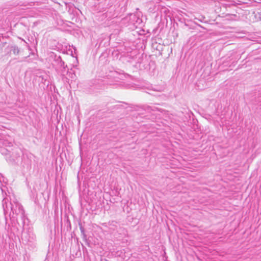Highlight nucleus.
<instances>
[{
    "instance_id": "nucleus-6",
    "label": "nucleus",
    "mask_w": 261,
    "mask_h": 261,
    "mask_svg": "<svg viewBox=\"0 0 261 261\" xmlns=\"http://www.w3.org/2000/svg\"><path fill=\"white\" fill-rule=\"evenodd\" d=\"M80 230L81 231V232L84 234V229L82 227H80Z\"/></svg>"
},
{
    "instance_id": "nucleus-4",
    "label": "nucleus",
    "mask_w": 261,
    "mask_h": 261,
    "mask_svg": "<svg viewBox=\"0 0 261 261\" xmlns=\"http://www.w3.org/2000/svg\"><path fill=\"white\" fill-rule=\"evenodd\" d=\"M7 49L10 51H12L14 55H18L20 51L19 48L16 45L8 46Z\"/></svg>"
},
{
    "instance_id": "nucleus-5",
    "label": "nucleus",
    "mask_w": 261,
    "mask_h": 261,
    "mask_svg": "<svg viewBox=\"0 0 261 261\" xmlns=\"http://www.w3.org/2000/svg\"><path fill=\"white\" fill-rule=\"evenodd\" d=\"M3 206L4 211H6V209H8V207L6 202V199L3 200Z\"/></svg>"
},
{
    "instance_id": "nucleus-3",
    "label": "nucleus",
    "mask_w": 261,
    "mask_h": 261,
    "mask_svg": "<svg viewBox=\"0 0 261 261\" xmlns=\"http://www.w3.org/2000/svg\"><path fill=\"white\" fill-rule=\"evenodd\" d=\"M36 76L37 78L38 79V82L44 84H45V82L47 80L48 77V75L45 72L40 73V74L37 75Z\"/></svg>"
},
{
    "instance_id": "nucleus-2",
    "label": "nucleus",
    "mask_w": 261,
    "mask_h": 261,
    "mask_svg": "<svg viewBox=\"0 0 261 261\" xmlns=\"http://www.w3.org/2000/svg\"><path fill=\"white\" fill-rule=\"evenodd\" d=\"M11 206V209L13 214L16 215H20L22 219L24 217V211L22 206L18 203H14V204L10 203Z\"/></svg>"
},
{
    "instance_id": "nucleus-7",
    "label": "nucleus",
    "mask_w": 261,
    "mask_h": 261,
    "mask_svg": "<svg viewBox=\"0 0 261 261\" xmlns=\"http://www.w3.org/2000/svg\"><path fill=\"white\" fill-rule=\"evenodd\" d=\"M130 17L132 18H133L134 19H135L136 18H137V17L135 15H130Z\"/></svg>"
},
{
    "instance_id": "nucleus-9",
    "label": "nucleus",
    "mask_w": 261,
    "mask_h": 261,
    "mask_svg": "<svg viewBox=\"0 0 261 261\" xmlns=\"http://www.w3.org/2000/svg\"><path fill=\"white\" fill-rule=\"evenodd\" d=\"M107 261H109V260H107Z\"/></svg>"
},
{
    "instance_id": "nucleus-1",
    "label": "nucleus",
    "mask_w": 261,
    "mask_h": 261,
    "mask_svg": "<svg viewBox=\"0 0 261 261\" xmlns=\"http://www.w3.org/2000/svg\"><path fill=\"white\" fill-rule=\"evenodd\" d=\"M53 65L55 66L56 71L61 75H65L68 72V70L66 69L67 65H65L60 57L56 58Z\"/></svg>"
},
{
    "instance_id": "nucleus-8",
    "label": "nucleus",
    "mask_w": 261,
    "mask_h": 261,
    "mask_svg": "<svg viewBox=\"0 0 261 261\" xmlns=\"http://www.w3.org/2000/svg\"><path fill=\"white\" fill-rule=\"evenodd\" d=\"M230 15H232V16H236V14H230Z\"/></svg>"
}]
</instances>
